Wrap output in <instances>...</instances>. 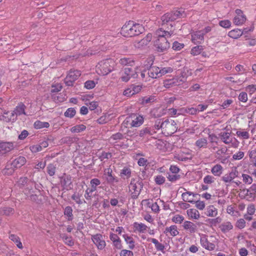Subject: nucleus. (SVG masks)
I'll return each instance as SVG.
<instances>
[{
  "label": "nucleus",
  "instance_id": "nucleus-1",
  "mask_svg": "<svg viewBox=\"0 0 256 256\" xmlns=\"http://www.w3.org/2000/svg\"><path fill=\"white\" fill-rule=\"evenodd\" d=\"M144 30V28L142 25L129 21L122 26L120 34L125 37H132L142 34Z\"/></svg>",
  "mask_w": 256,
  "mask_h": 256
},
{
  "label": "nucleus",
  "instance_id": "nucleus-2",
  "mask_svg": "<svg viewBox=\"0 0 256 256\" xmlns=\"http://www.w3.org/2000/svg\"><path fill=\"white\" fill-rule=\"evenodd\" d=\"M142 180L140 177L132 178L129 185V190L132 192L131 198L136 199L143 188Z\"/></svg>",
  "mask_w": 256,
  "mask_h": 256
},
{
  "label": "nucleus",
  "instance_id": "nucleus-3",
  "mask_svg": "<svg viewBox=\"0 0 256 256\" xmlns=\"http://www.w3.org/2000/svg\"><path fill=\"white\" fill-rule=\"evenodd\" d=\"M172 72V69L170 67H158L152 64L148 70L147 74L152 78H156L162 76L168 73Z\"/></svg>",
  "mask_w": 256,
  "mask_h": 256
},
{
  "label": "nucleus",
  "instance_id": "nucleus-4",
  "mask_svg": "<svg viewBox=\"0 0 256 256\" xmlns=\"http://www.w3.org/2000/svg\"><path fill=\"white\" fill-rule=\"evenodd\" d=\"M114 62L112 59L101 61L96 66V71L100 74L106 75L114 70Z\"/></svg>",
  "mask_w": 256,
  "mask_h": 256
},
{
  "label": "nucleus",
  "instance_id": "nucleus-5",
  "mask_svg": "<svg viewBox=\"0 0 256 256\" xmlns=\"http://www.w3.org/2000/svg\"><path fill=\"white\" fill-rule=\"evenodd\" d=\"M185 15L182 9L167 12L161 17L162 24L164 25L172 22L180 17H184Z\"/></svg>",
  "mask_w": 256,
  "mask_h": 256
},
{
  "label": "nucleus",
  "instance_id": "nucleus-6",
  "mask_svg": "<svg viewBox=\"0 0 256 256\" xmlns=\"http://www.w3.org/2000/svg\"><path fill=\"white\" fill-rule=\"evenodd\" d=\"M138 70V66L134 68V69H132L131 66L126 67L124 69V72L120 77L121 80L124 82H128L130 78H137L139 72Z\"/></svg>",
  "mask_w": 256,
  "mask_h": 256
},
{
  "label": "nucleus",
  "instance_id": "nucleus-7",
  "mask_svg": "<svg viewBox=\"0 0 256 256\" xmlns=\"http://www.w3.org/2000/svg\"><path fill=\"white\" fill-rule=\"evenodd\" d=\"M177 130L176 124L172 120L166 119L163 121L162 132L166 135H171Z\"/></svg>",
  "mask_w": 256,
  "mask_h": 256
},
{
  "label": "nucleus",
  "instance_id": "nucleus-8",
  "mask_svg": "<svg viewBox=\"0 0 256 256\" xmlns=\"http://www.w3.org/2000/svg\"><path fill=\"white\" fill-rule=\"evenodd\" d=\"M81 72L78 70L71 69L68 72L64 82L65 84L68 86H74V82L80 76Z\"/></svg>",
  "mask_w": 256,
  "mask_h": 256
},
{
  "label": "nucleus",
  "instance_id": "nucleus-9",
  "mask_svg": "<svg viewBox=\"0 0 256 256\" xmlns=\"http://www.w3.org/2000/svg\"><path fill=\"white\" fill-rule=\"evenodd\" d=\"M154 46L158 52H162L166 51L170 48V44L167 38H161L156 39L154 41Z\"/></svg>",
  "mask_w": 256,
  "mask_h": 256
},
{
  "label": "nucleus",
  "instance_id": "nucleus-10",
  "mask_svg": "<svg viewBox=\"0 0 256 256\" xmlns=\"http://www.w3.org/2000/svg\"><path fill=\"white\" fill-rule=\"evenodd\" d=\"M126 122L130 123L132 127H138L144 122V118L138 114H133L126 118Z\"/></svg>",
  "mask_w": 256,
  "mask_h": 256
},
{
  "label": "nucleus",
  "instance_id": "nucleus-11",
  "mask_svg": "<svg viewBox=\"0 0 256 256\" xmlns=\"http://www.w3.org/2000/svg\"><path fill=\"white\" fill-rule=\"evenodd\" d=\"M91 239L94 244L96 246L98 249L102 250L106 246L105 240H104L103 236L100 234H96L92 235Z\"/></svg>",
  "mask_w": 256,
  "mask_h": 256
},
{
  "label": "nucleus",
  "instance_id": "nucleus-12",
  "mask_svg": "<svg viewBox=\"0 0 256 256\" xmlns=\"http://www.w3.org/2000/svg\"><path fill=\"white\" fill-rule=\"evenodd\" d=\"M183 78H174L172 79L166 80L164 82V86L166 88H170L173 86H180L184 82Z\"/></svg>",
  "mask_w": 256,
  "mask_h": 256
},
{
  "label": "nucleus",
  "instance_id": "nucleus-13",
  "mask_svg": "<svg viewBox=\"0 0 256 256\" xmlns=\"http://www.w3.org/2000/svg\"><path fill=\"white\" fill-rule=\"evenodd\" d=\"M0 120L6 122L16 121V116H14V113L8 111L4 110L0 114Z\"/></svg>",
  "mask_w": 256,
  "mask_h": 256
},
{
  "label": "nucleus",
  "instance_id": "nucleus-14",
  "mask_svg": "<svg viewBox=\"0 0 256 256\" xmlns=\"http://www.w3.org/2000/svg\"><path fill=\"white\" fill-rule=\"evenodd\" d=\"M238 172L236 168L232 170L222 177V180L225 183H230L234 182V179L238 176Z\"/></svg>",
  "mask_w": 256,
  "mask_h": 256
},
{
  "label": "nucleus",
  "instance_id": "nucleus-15",
  "mask_svg": "<svg viewBox=\"0 0 256 256\" xmlns=\"http://www.w3.org/2000/svg\"><path fill=\"white\" fill-rule=\"evenodd\" d=\"M14 144L10 142H0V154L4 155L14 148Z\"/></svg>",
  "mask_w": 256,
  "mask_h": 256
},
{
  "label": "nucleus",
  "instance_id": "nucleus-16",
  "mask_svg": "<svg viewBox=\"0 0 256 256\" xmlns=\"http://www.w3.org/2000/svg\"><path fill=\"white\" fill-rule=\"evenodd\" d=\"M174 34V30H163L162 28L157 30L155 32L157 39H160L161 38H170Z\"/></svg>",
  "mask_w": 256,
  "mask_h": 256
},
{
  "label": "nucleus",
  "instance_id": "nucleus-17",
  "mask_svg": "<svg viewBox=\"0 0 256 256\" xmlns=\"http://www.w3.org/2000/svg\"><path fill=\"white\" fill-rule=\"evenodd\" d=\"M152 34H148L146 37L139 41L134 42V46L138 48L146 46L152 40Z\"/></svg>",
  "mask_w": 256,
  "mask_h": 256
},
{
  "label": "nucleus",
  "instance_id": "nucleus-18",
  "mask_svg": "<svg viewBox=\"0 0 256 256\" xmlns=\"http://www.w3.org/2000/svg\"><path fill=\"white\" fill-rule=\"evenodd\" d=\"M26 159L24 156H20L12 160V162H10V163L13 166V168H14L16 170L24 166L26 164Z\"/></svg>",
  "mask_w": 256,
  "mask_h": 256
},
{
  "label": "nucleus",
  "instance_id": "nucleus-19",
  "mask_svg": "<svg viewBox=\"0 0 256 256\" xmlns=\"http://www.w3.org/2000/svg\"><path fill=\"white\" fill-rule=\"evenodd\" d=\"M192 40L196 44L202 43L204 40V36L202 35V32L198 30L192 33Z\"/></svg>",
  "mask_w": 256,
  "mask_h": 256
},
{
  "label": "nucleus",
  "instance_id": "nucleus-20",
  "mask_svg": "<svg viewBox=\"0 0 256 256\" xmlns=\"http://www.w3.org/2000/svg\"><path fill=\"white\" fill-rule=\"evenodd\" d=\"M200 244L206 249L212 250L215 248V245L211 242H210L206 236L205 235H202L200 238Z\"/></svg>",
  "mask_w": 256,
  "mask_h": 256
},
{
  "label": "nucleus",
  "instance_id": "nucleus-21",
  "mask_svg": "<svg viewBox=\"0 0 256 256\" xmlns=\"http://www.w3.org/2000/svg\"><path fill=\"white\" fill-rule=\"evenodd\" d=\"M26 108V106L23 103L20 102L18 104L14 110L12 111L14 116H16V120L17 119V116H20L22 114L26 115L25 112Z\"/></svg>",
  "mask_w": 256,
  "mask_h": 256
},
{
  "label": "nucleus",
  "instance_id": "nucleus-22",
  "mask_svg": "<svg viewBox=\"0 0 256 256\" xmlns=\"http://www.w3.org/2000/svg\"><path fill=\"white\" fill-rule=\"evenodd\" d=\"M221 140L225 144H229L232 142V138L231 136V132H221L218 134Z\"/></svg>",
  "mask_w": 256,
  "mask_h": 256
},
{
  "label": "nucleus",
  "instance_id": "nucleus-23",
  "mask_svg": "<svg viewBox=\"0 0 256 256\" xmlns=\"http://www.w3.org/2000/svg\"><path fill=\"white\" fill-rule=\"evenodd\" d=\"M112 170L110 168H105L104 170V175L105 176L106 179L108 183L116 182H118V180L112 176Z\"/></svg>",
  "mask_w": 256,
  "mask_h": 256
},
{
  "label": "nucleus",
  "instance_id": "nucleus-24",
  "mask_svg": "<svg viewBox=\"0 0 256 256\" xmlns=\"http://www.w3.org/2000/svg\"><path fill=\"white\" fill-rule=\"evenodd\" d=\"M62 180L61 182L64 188L68 190L72 188V179L70 176H64L62 178Z\"/></svg>",
  "mask_w": 256,
  "mask_h": 256
},
{
  "label": "nucleus",
  "instance_id": "nucleus-25",
  "mask_svg": "<svg viewBox=\"0 0 256 256\" xmlns=\"http://www.w3.org/2000/svg\"><path fill=\"white\" fill-rule=\"evenodd\" d=\"M183 227L190 233H194L197 230L196 224L189 221L184 222Z\"/></svg>",
  "mask_w": 256,
  "mask_h": 256
},
{
  "label": "nucleus",
  "instance_id": "nucleus-26",
  "mask_svg": "<svg viewBox=\"0 0 256 256\" xmlns=\"http://www.w3.org/2000/svg\"><path fill=\"white\" fill-rule=\"evenodd\" d=\"M218 210L213 205L207 206L206 209L205 214L210 217H216L218 215Z\"/></svg>",
  "mask_w": 256,
  "mask_h": 256
},
{
  "label": "nucleus",
  "instance_id": "nucleus-27",
  "mask_svg": "<svg viewBox=\"0 0 256 256\" xmlns=\"http://www.w3.org/2000/svg\"><path fill=\"white\" fill-rule=\"evenodd\" d=\"M119 62L122 66H127V67H132L135 64L134 60L130 58H122L120 60Z\"/></svg>",
  "mask_w": 256,
  "mask_h": 256
},
{
  "label": "nucleus",
  "instance_id": "nucleus-28",
  "mask_svg": "<svg viewBox=\"0 0 256 256\" xmlns=\"http://www.w3.org/2000/svg\"><path fill=\"white\" fill-rule=\"evenodd\" d=\"M196 194L192 192H187L182 193V196L184 201L190 203H194V201L193 200V197Z\"/></svg>",
  "mask_w": 256,
  "mask_h": 256
},
{
  "label": "nucleus",
  "instance_id": "nucleus-29",
  "mask_svg": "<svg viewBox=\"0 0 256 256\" xmlns=\"http://www.w3.org/2000/svg\"><path fill=\"white\" fill-rule=\"evenodd\" d=\"M164 233L166 234L170 233L171 236H175L178 234L179 232L178 230L177 226L175 225H172L170 227L166 228Z\"/></svg>",
  "mask_w": 256,
  "mask_h": 256
},
{
  "label": "nucleus",
  "instance_id": "nucleus-30",
  "mask_svg": "<svg viewBox=\"0 0 256 256\" xmlns=\"http://www.w3.org/2000/svg\"><path fill=\"white\" fill-rule=\"evenodd\" d=\"M16 170L14 168H13V166L10 162H8L5 168H4L2 172L4 175L10 176L12 175Z\"/></svg>",
  "mask_w": 256,
  "mask_h": 256
},
{
  "label": "nucleus",
  "instance_id": "nucleus-31",
  "mask_svg": "<svg viewBox=\"0 0 256 256\" xmlns=\"http://www.w3.org/2000/svg\"><path fill=\"white\" fill-rule=\"evenodd\" d=\"M156 100L155 96H144L140 100V104L144 106H147Z\"/></svg>",
  "mask_w": 256,
  "mask_h": 256
},
{
  "label": "nucleus",
  "instance_id": "nucleus-32",
  "mask_svg": "<svg viewBox=\"0 0 256 256\" xmlns=\"http://www.w3.org/2000/svg\"><path fill=\"white\" fill-rule=\"evenodd\" d=\"M223 168L220 164H217L214 166L212 170V173L215 176H220L222 172Z\"/></svg>",
  "mask_w": 256,
  "mask_h": 256
},
{
  "label": "nucleus",
  "instance_id": "nucleus-33",
  "mask_svg": "<svg viewBox=\"0 0 256 256\" xmlns=\"http://www.w3.org/2000/svg\"><path fill=\"white\" fill-rule=\"evenodd\" d=\"M148 241H150L152 242L156 247V248L158 251H161L164 252V246L163 244L159 242L156 238H150L148 240Z\"/></svg>",
  "mask_w": 256,
  "mask_h": 256
},
{
  "label": "nucleus",
  "instance_id": "nucleus-34",
  "mask_svg": "<svg viewBox=\"0 0 256 256\" xmlns=\"http://www.w3.org/2000/svg\"><path fill=\"white\" fill-rule=\"evenodd\" d=\"M134 227L136 230L140 233H144L146 230L148 226L142 223L134 222Z\"/></svg>",
  "mask_w": 256,
  "mask_h": 256
},
{
  "label": "nucleus",
  "instance_id": "nucleus-35",
  "mask_svg": "<svg viewBox=\"0 0 256 256\" xmlns=\"http://www.w3.org/2000/svg\"><path fill=\"white\" fill-rule=\"evenodd\" d=\"M243 32H242V30L237 28L230 31L228 32V36L232 38L236 39L240 38Z\"/></svg>",
  "mask_w": 256,
  "mask_h": 256
},
{
  "label": "nucleus",
  "instance_id": "nucleus-36",
  "mask_svg": "<svg viewBox=\"0 0 256 256\" xmlns=\"http://www.w3.org/2000/svg\"><path fill=\"white\" fill-rule=\"evenodd\" d=\"M246 20V17L244 14L236 16L234 18V23L236 25H242Z\"/></svg>",
  "mask_w": 256,
  "mask_h": 256
},
{
  "label": "nucleus",
  "instance_id": "nucleus-37",
  "mask_svg": "<svg viewBox=\"0 0 256 256\" xmlns=\"http://www.w3.org/2000/svg\"><path fill=\"white\" fill-rule=\"evenodd\" d=\"M220 228L224 233H226L230 231V230H232L233 228V226L230 222H223L220 226Z\"/></svg>",
  "mask_w": 256,
  "mask_h": 256
},
{
  "label": "nucleus",
  "instance_id": "nucleus-38",
  "mask_svg": "<svg viewBox=\"0 0 256 256\" xmlns=\"http://www.w3.org/2000/svg\"><path fill=\"white\" fill-rule=\"evenodd\" d=\"M123 237L126 242L128 244L129 248L131 250H133L135 246L133 238L132 236H128V234L123 235Z\"/></svg>",
  "mask_w": 256,
  "mask_h": 256
},
{
  "label": "nucleus",
  "instance_id": "nucleus-39",
  "mask_svg": "<svg viewBox=\"0 0 256 256\" xmlns=\"http://www.w3.org/2000/svg\"><path fill=\"white\" fill-rule=\"evenodd\" d=\"M64 214L68 217L67 220L71 221L73 219L72 209L71 206H67L64 210Z\"/></svg>",
  "mask_w": 256,
  "mask_h": 256
},
{
  "label": "nucleus",
  "instance_id": "nucleus-40",
  "mask_svg": "<svg viewBox=\"0 0 256 256\" xmlns=\"http://www.w3.org/2000/svg\"><path fill=\"white\" fill-rule=\"evenodd\" d=\"M34 128L36 129L42 128H48L50 126V124L48 122H42L40 120H36L34 124Z\"/></svg>",
  "mask_w": 256,
  "mask_h": 256
},
{
  "label": "nucleus",
  "instance_id": "nucleus-41",
  "mask_svg": "<svg viewBox=\"0 0 256 256\" xmlns=\"http://www.w3.org/2000/svg\"><path fill=\"white\" fill-rule=\"evenodd\" d=\"M188 216L194 219H198L200 218V213L198 210L194 208H191L187 210Z\"/></svg>",
  "mask_w": 256,
  "mask_h": 256
},
{
  "label": "nucleus",
  "instance_id": "nucleus-42",
  "mask_svg": "<svg viewBox=\"0 0 256 256\" xmlns=\"http://www.w3.org/2000/svg\"><path fill=\"white\" fill-rule=\"evenodd\" d=\"M208 141L206 138H201L198 140L195 143L196 146L198 148H204L206 147Z\"/></svg>",
  "mask_w": 256,
  "mask_h": 256
},
{
  "label": "nucleus",
  "instance_id": "nucleus-43",
  "mask_svg": "<svg viewBox=\"0 0 256 256\" xmlns=\"http://www.w3.org/2000/svg\"><path fill=\"white\" fill-rule=\"evenodd\" d=\"M34 182L30 180L26 185V188L24 189V192L26 196H28L32 192H34Z\"/></svg>",
  "mask_w": 256,
  "mask_h": 256
},
{
  "label": "nucleus",
  "instance_id": "nucleus-44",
  "mask_svg": "<svg viewBox=\"0 0 256 256\" xmlns=\"http://www.w3.org/2000/svg\"><path fill=\"white\" fill-rule=\"evenodd\" d=\"M154 133H155V132L150 130V128H145L140 131L139 136L140 137H144L147 135L152 136Z\"/></svg>",
  "mask_w": 256,
  "mask_h": 256
},
{
  "label": "nucleus",
  "instance_id": "nucleus-45",
  "mask_svg": "<svg viewBox=\"0 0 256 256\" xmlns=\"http://www.w3.org/2000/svg\"><path fill=\"white\" fill-rule=\"evenodd\" d=\"M86 128V126L84 124H78L70 128L72 132L78 133L81 132L84 130Z\"/></svg>",
  "mask_w": 256,
  "mask_h": 256
},
{
  "label": "nucleus",
  "instance_id": "nucleus-46",
  "mask_svg": "<svg viewBox=\"0 0 256 256\" xmlns=\"http://www.w3.org/2000/svg\"><path fill=\"white\" fill-rule=\"evenodd\" d=\"M180 178V176L178 174L168 173L167 178L171 182H174Z\"/></svg>",
  "mask_w": 256,
  "mask_h": 256
},
{
  "label": "nucleus",
  "instance_id": "nucleus-47",
  "mask_svg": "<svg viewBox=\"0 0 256 256\" xmlns=\"http://www.w3.org/2000/svg\"><path fill=\"white\" fill-rule=\"evenodd\" d=\"M166 142L161 140H158L156 142V148L160 150H165L166 147Z\"/></svg>",
  "mask_w": 256,
  "mask_h": 256
},
{
  "label": "nucleus",
  "instance_id": "nucleus-48",
  "mask_svg": "<svg viewBox=\"0 0 256 256\" xmlns=\"http://www.w3.org/2000/svg\"><path fill=\"white\" fill-rule=\"evenodd\" d=\"M62 238L64 243L67 245L69 246H72L74 244V242L72 240L71 236H68L67 235L64 234L62 235Z\"/></svg>",
  "mask_w": 256,
  "mask_h": 256
},
{
  "label": "nucleus",
  "instance_id": "nucleus-49",
  "mask_svg": "<svg viewBox=\"0 0 256 256\" xmlns=\"http://www.w3.org/2000/svg\"><path fill=\"white\" fill-rule=\"evenodd\" d=\"M203 48L202 46H197L192 49L190 53L193 56H197L200 54Z\"/></svg>",
  "mask_w": 256,
  "mask_h": 256
},
{
  "label": "nucleus",
  "instance_id": "nucleus-50",
  "mask_svg": "<svg viewBox=\"0 0 256 256\" xmlns=\"http://www.w3.org/2000/svg\"><path fill=\"white\" fill-rule=\"evenodd\" d=\"M120 176H126V178H128L131 176V170L128 167H124L122 170L120 172Z\"/></svg>",
  "mask_w": 256,
  "mask_h": 256
},
{
  "label": "nucleus",
  "instance_id": "nucleus-51",
  "mask_svg": "<svg viewBox=\"0 0 256 256\" xmlns=\"http://www.w3.org/2000/svg\"><path fill=\"white\" fill-rule=\"evenodd\" d=\"M14 208H4L0 212V214H5L6 216H10L14 214Z\"/></svg>",
  "mask_w": 256,
  "mask_h": 256
},
{
  "label": "nucleus",
  "instance_id": "nucleus-52",
  "mask_svg": "<svg viewBox=\"0 0 256 256\" xmlns=\"http://www.w3.org/2000/svg\"><path fill=\"white\" fill-rule=\"evenodd\" d=\"M76 114V111L74 108H68L64 112V116L68 118H73Z\"/></svg>",
  "mask_w": 256,
  "mask_h": 256
},
{
  "label": "nucleus",
  "instance_id": "nucleus-53",
  "mask_svg": "<svg viewBox=\"0 0 256 256\" xmlns=\"http://www.w3.org/2000/svg\"><path fill=\"white\" fill-rule=\"evenodd\" d=\"M163 120L162 119H157L155 121L154 124V128L155 130H159L160 129L162 130L163 126Z\"/></svg>",
  "mask_w": 256,
  "mask_h": 256
},
{
  "label": "nucleus",
  "instance_id": "nucleus-54",
  "mask_svg": "<svg viewBox=\"0 0 256 256\" xmlns=\"http://www.w3.org/2000/svg\"><path fill=\"white\" fill-rule=\"evenodd\" d=\"M56 168L53 164H50L47 166V172L50 176H53L55 174Z\"/></svg>",
  "mask_w": 256,
  "mask_h": 256
},
{
  "label": "nucleus",
  "instance_id": "nucleus-55",
  "mask_svg": "<svg viewBox=\"0 0 256 256\" xmlns=\"http://www.w3.org/2000/svg\"><path fill=\"white\" fill-rule=\"evenodd\" d=\"M154 181L157 184L161 185L164 183L165 178L161 175H158L155 177Z\"/></svg>",
  "mask_w": 256,
  "mask_h": 256
},
{
  "label": "nucleus",
  "instance_id": "nucleus-56",
  "mask_svg": "<svg viewBox=\"0 0 256 256\" xmlns=\"http://www.w3.org/2000/svg\"><path fill=\"white\" fill-rule=\"evenodd\" d=\"M30 180L27 177H21L18 180V184L20 186H25Z\"/></svg>",
  "mask_w": 256,
  "mask_h": 256
},
{
  "label": "nucleus",
  "instance_id": "nucleus-57",
  "mask_svg": "<svg viewBox=\"0 0 256 256\" xmlns=\"http://www.w3.org/2000/svg\"><path fill=\"white\" fill-rule=\"evenodd\" d=\"M97 52L96 50L90 48L86 52L80 54V56H90L92 54H95Z\"/></svg>",
  "mask_w": 256,
  "mask_h": 256
},
{
  "label": "nucleus",
  "instance_id": "nucleus-58",
  "mask_svg": "<svg viewBox=\"0 0 256 256\" xmlns=\"http://www.w3.org/2000/svg\"><path fill=\"white\" fill-rule=\"evenodd\" d=\"M124 138L123 134L120 132H117L115 134H112L110 138V140H122Z\"/></svg>",
  "mask_w": 256,
  "mask_h": 256
},
{
  "label": "nucleus",
  "instance_id": "nucleus-59",
  "mask_svg": "<svg viewBox=\"0 0 256 256\" xmlns=\"http://www.w3.org/2000/svg\"><path fill=\"white\" fill-rule=\"evenodd\" d=\"M184 47V44L178 42H174L172 44V48L175 50H180Z\"/></svg>",
  "mask_w": 256,
  "mask_h": 256
},
{
  "label": "nucleus",
  "instance_id": "nucleus-60",
  "mask_svg": "<svg viewBox=\"0 0 256 256\" xmlns=\"http://www.w3.org/2000/svg\"><path fill=\"white\" fill-rule=\"evenodd\" d=\"M242 177L243 178V181L245 184H250L252 182V178L249 175L242 174Z\"/></svg>",
  "mask_w": 256,
  "mask_h": 256
},
{
  "label": "nucleus",
  "instance_id": "nucleus-61",
  "mask_svg": "<svg viewBox=\"0 0 256 256\" xmlns=\"http://www.w3.org/2000/svg\"><path fill=\"white\" fill-rule=\"evenodd\" d=\"M112 156V154L110 152H102V154L99 156V158L101 161H104L106 159H108Z\"/></svg>",
  "mask_w": 256,
  "mask_h": 256
},
{
  "label": "nucleus",
  "instance_id": "nucleus-62",
  "mask_svg": "<svg viewBox=\"0 0 256 256\" xmlns=\"http://www.w3.org/2000/svg\"><path fill=\"white\" fill-rule=\"evenodd\" d=\"M214 182V176L208 175L204 178V182L206 184H211Z\"/></svg>",
  "mask_w": 256,
  "mask_h": 256
},
{
  "label": "nucleus",
  "instance_id": "nucleus-63",
  "mask_svg": "<svg viewBox=\"0 0 256 256\" xmlns=\"http://www.w3.org/2000/svg\"><path fill=\"white\" fill-rule=\"evenodd\" d=\"M238 98L240 102H245L248 100V94L246 92H241L238 96Z\"/></svg>",
  "mask_w": 256,
  "mask_h": 256
},
{
  "label": "nucleus",
  "instance_id": "nucleus-64",
  "mask_svg": "<svg viewBox=\"0 0 256 256\" xmlns=\"http://www.w3.org/2000/svg\"><path fill=\"white\" fill-rule=\"evenodd\" d=\"M120 256H134V253L131 250H122L120 252Z\"/></svg>",
  "mask_w": 256,
  "mask_h": 256
}]
</instances>
